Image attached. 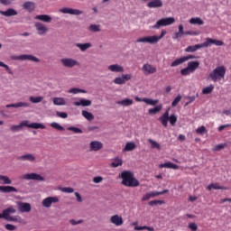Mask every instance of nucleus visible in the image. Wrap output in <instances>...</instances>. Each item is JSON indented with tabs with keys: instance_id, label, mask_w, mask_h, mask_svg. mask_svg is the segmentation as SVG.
Here are the masks:
<instances>
[{
	"instance_id": "nucleus-22",
	"label": "nucleus",
	"mask_w": 231,
	"mask_h": 231,
	"mask_svg": "<svg viewBox=\"0 0 231 231\" xmlns=\"http://www.w3.org/2000/svg\"><path fill=\"white\" fill-rule=\"evenodd\" d=\"M148 8H162L163 2L162 0H152L147 4Z\"/></svg>"
},
{
	"instance_id": "nucleus-19",
	"label": "nucleus",
	"mask_w": 231,
	"mask_h": 231,
	"mask_svg": "<svg viewBox=\"0 0 231 231\" xmlns=\"http://www.w3.org/2000/svg\"><path fill=\"white\" fill-rule=\"evenodd\" d=\"M34 26L37 30L38 35H44V33L48 32V27H46V25H44L42 23L38 22L34 24Z\"/></svg>"
},
{
	"instance_id": "nucleus-63",
	"label": "nucleus",
	"mask_w": 231,
	"mask_h": 231,
	"mask_svg": "<svg viewBox=\"0 0 231 231\" xmlns=\"http://www.w3.org/2000/svg\"><path fill=\"white\" fill-rule=\"evenodd\" d=\"M183 35H199V33L196 32L194 31H184V34Z\"/></svg>"
},
{
	"instance_id": "nucleus-12",
	"label": "nucleus",
	"mask_w": 231,
	"mask_h": 231,
	"mask_svg": "<svg viewBox=\"0 0 231 231\" xmlns=\"http://www.w3.org/2000/svg\"><path fill=\"white\" fill-rule=\"evenodd\" d=\"M60 14H69V15H82L84 12L79 10V9H73V8H68L64 7L60 9Z\"/></svg>"
},
{
	"instance_id": "nucleus-58",
	"label": "nucleus",
	"mask_w": 231,
	"mask_h": 231,
	"mask_svg": "<svg viewBox=\"0 0 231 231\" xmlns=\"http://www.w3.org/2000/svg\"><path fill=\"white\" fill-rule=\"evenodd\" d=\"M61 192H66L67 194H71L75 192V189L73 188H62Z\"/></svg>"
},
{
	"instance_id": "nucleus-51",
	"label": "nucleus",
	"mask_w": 231,
	"mask_h": 231,
	"mask_svg": "<svg viewBox=\"0 0 231 231\" xmlns=\"http://www.w3.org/2000/svg\"><path fill=\"white\" fill-rule=\"evenodd\" d=\"M69 93H72L73 95H77L79 93H86V90L73 88L69 90Z\"/></svg>"
},
{
	"instance_id": "nucleus-28",
	"label": "nucleus",
	"mask_w": 231,
	"mask_h": 231,
	"mask_svg": "<svg viewBox=\"0 0 231 231\" xmlns=\"http://www.w3.org/2000/svg\"><path fill=\"white\" fill-rule=\"evenodd\" d=\"M6 107L7 108H10V107H15V108H18V107H30V103L18 102V103H14V104L6 105Z\"/></svg>"
},
{
	"instance_id": "nucleus-1",
	"label": "nucleus",
	"mask_w": 231,
	"mask_h": 231,
	"mask_svg": "<svg viewBox=\"0 0 231 231\" xmlns=\"http://www.w3.org/2000/svg\"><path fill=\"white\" fill-rule=\"evenodd\" d=\"M225 46V42L221 40H214L212 38H207L206 42L200 44L190 45L185 49L187 53H194V51H198V50H201V48H208V46Z\"/></svg>"
},
{
	"instance_id": "nucleus-57",
	"label": "nucleus",
	"mask_w": 231,
	"mask_h": 231,
	"mask_svg": "<svg viewBox=\"0 0 231 231\" xmlns=\"http://www.w3.org/2000/svg\"><path fill=\"white\" fill-rule=\"evenodd\" d=\"M207 133V128L205 126H200L196 130L197 134H205Z\"/></svg>"
},
{
	"instance_id": "nucleus-21",
	"label": "nucleus",
	"mask_w": 231,
	"mask_h": 231,
	"mask_svg": "<svg viewBox=\"0 0 231 231\" xmlns=\"http://www.w3.org/2000/svg\"><path fill=\"white\" fill-rule=\"evenodd\" d=\"M73 106H82V107H89V106H91V100L81 98L79 99V101L74 102Z\"/></svg>"
},
{
	"instance_id": "nucleus-36",
	"label": "nucleus",
	"mask_w": 231,
	"mask_h": 231,
	"mask_svg": "<svg viewBox=\"0 0 231 231\" xmlns=\"http://www.w3.org/2000/svg\"><path fill=\"white\" fill-rule=\"evenodd\" d=\"M81 115L84 116V118H86V120H88V122L95 120V116H93V114L88 111L82 110Z\"/></svg>"
},
{
	"instance_id": "nucleus-27",
	"label": "nucleus",
	"mask_w": 231,
	"mask_h": 231,
	"mask_svg": "<svg viewBox=\"0 0 231 231\" xmlns=\"http://www.w3.org/2000/svg\"><path fill=\"white\" fill-rule=\"evenodd\" d=\"M37 21H42V23H51V16L48 14H39L35 16Z\"/></svg>"
},
{
	"instance_id": "nucleus-7",
	"label": "nucleus",
	"mask_w": 231,
	"mask_h": 231,
	"mask_svg": "<svg viewBox=\"0 0 231 231\" xmlns=\"http://www.w3.org/2000/svg\"><path fill=\"white\" fill-rule=\"evenodd\" d=\"M16 210L14 207H9L0 214V219H5L6 221H17V218L10 217V214H15Z\"/></svg>"
},
{
	"instance_id": "nucleus-6",
	"label": "nucleus",
	"mask_w": 231,
	"mask_h": 231,
	"mask_svg": "<svg viewBox=\"0 0 231 231\" xmlns=\"http://www.w3.org/2000/svg\"><path fill=\"white\" fill-rule=\"evenodd\" d=\"M175 23L176 19L174 17L162 18L156 22L152 28L153 30H160L162 26H171V24H174Z\"/></svg>"
},
{
	"instance_id": "nucleus-59",
	"label": "nucleus",
	"mask_w": 231,
	"mask_h": 231,
	"mask_svg": "<svg viewBox=\"0 0 231 231\" xmlns=\"http://www.w3.org/2000/svg\"><path fill=\"white\" fill-rule=\"evenodd\" d=\"M183 58H184V61H185V62H187V60H194V59H199L198 56H194V55H192V54H189V55H188V56H184Z\"/></svg>"
},
{
	"instance_id": "nucleus-56",
	"label": "nucleus",
	"mask_w": 231,
	"mask_h": 231,
	"mask_svg": "<svg viewBox=\"0 0 231 231\" xmlns=\"http://www.w3.org/2000/svg\"><path fill=\"white\" fill-rule=\"evenodd\" d=\"M163 203H165V201H163V200H151L149 202V206L154 207V205H163Z\"/></svg>"
},
{
	"instance_id": "nucleus-50",
	"label": "nucleus",
	"mask_w": 231,
	"mask_h": 231,
	"mask_svg": "<svg viewBox=\"0 0 231 231\" xmlns=\"http://www.w3.org/2000/svg\"><path fill=\"white\" fill-rule=\"evenodd\" d=\"M159 121L161 122V124H162L163 127H167L169 125V117H164L163 116H162L159 118Z\"/></svg>"
},
{
	"instance_id": "nucleus-55",
	"label": "nucleus",
	"mask_w": 231,
	"mask_h": 231,
	"mask_svg": "<svg viewBox=\"0 0 231 231\" xmlns=\"http://www.w3.org/2000/svg\"><path fill=\"white\" fill-rule=\"evenodd\" d=\"M189 73L192 72L190 71V69L189 67L180 69V75H182V77H187V75H189Z\"/></svg>"
},
{
	"instance_id": "nucleus-38",
	"label": "nucleus",
	"mask_w": 231,
	"mask_h": 231,
	"mask_svg": "<svg viewBox=\"0 0 231 231\" xmlns=\"http://www.w3.org/2000/svg\"><path fill=\"white\" fill-rule=\"evenodd\" d=\"M52 102L54 106H66V100L63 97H54Z\"/></svg>"
},
{
	"instance_id": "nucleus-24",
	"label": "nucleus",
	"mask_w": 231,
	"mask_h": 231,
	"mask_svg": "<svg viewBox=\"0 0 231 231\" xmlns=\"http://www.w3.org/2000/svg\"><path fill=\"white\" fill-rule=\"evenodd\" d=\"M109 71H112L113 73H124V67L118 65V64H113L108 66Z\"/></svg>"
},
{
	"instance_id": "nucleus-44",
	"label": "nucleus",
	"mask_w": 231,
	"mask_h": 231,
	"mask_svg": "<svg viewBox=\"0 0 231 231\" xmlns=\"http://www.w3.org/2000/svg\"><path fill=\"white\" fill-rule=\"evenodd\" d=\"M0 181H3L4 185H12V180L8 176L0 175Z\"/></svg>"
},
{
	"instance_id": "nucleus-32",
	"label": "nucleus",
	"mask_w": 231,
	"mask_h": 231,
	"mask_svg": "<svg viewBox=\"0 0 231 231\" xmlns=\"http://www.w3.org/2000/svg\"><path fill=\"white\" fill-rule=\"evenodd\" d=\"M92 44L89 42L87 43H76V47L80 50V51H86L91 48Z\"/></svg>"
},
{
	"instance_id": "nucleus-61",
	"label": "nucleus",
	"mask_w": 231,
	"mask_h": 231,
	"mask_svg": "<svg viewBox=\"0 0 231 231\" xmlns=\"http://www.w3.org/2000/svg\"><path fill=\"white\" fill-rule=\"evenodd\" d=\"M57 116H60V118H68V113L66 112H57Z\"/></svg>"
},
{
	"instance_id": "nucleus-26",
	"label": "nucleus",
	"mask_w": 231,
	"mask_h": 231,
	"mask_svg": "<svg viewBox=\"0 0 231 231\" xmlns=\"http://www.w3.org/2000/svg\"><path fill=\"white\" fill-rule=\"evenodd\" d=\"M0 15H4L5 17H13L14 15H17V12L14 8H9L6 11H0Z\"/></svg>"
},
{
	"instance_id": "nucleus-39",
	"label": "nucleus",
	"mask_w": 231,
	"mask_h": 231,
	"mask_svg": "<svg viewBox=\"0 0 231 231\" xmlns=\"http://www.w3.org/2000/svg\"><path fill=\"white\" fill-rule=\"evenodd\" d=\"M124 162L119 157H116L113 159V162H111V167L116 168L121 167L123 165Z\"/></svg>"
},
{
	"instance_id": "nucleus-37",
	"label": "nucleus",
	"mask_w": 231,
	"mask_h": 231,
	"mask_svg": "<svg viewBox=\"0 0 231 231\" xmlns=\"http://www.w3.org/2000/svg\"><path fill=\"white\" fill-rule=\"evenodd\" d=\"M162 109H163V106L158 105L153 108H150L148 110V113H149V115H157V113H160V111H162Z\"/></svg>"
},
{
	"instance_id": "nucleus-29",
	"label": "nucleus",
	"mask_w": 231,
	"mask_h": 231,
	"mask_svg": "<svg viewBox=\"0 0 231 231\" xmlns=\"http://www.w3.org/2000/svg\"><path fill=\"white\" fill-rule=\"evenodd\" d=\"M136 149V143L133 142L126 143L125 146L123 148V152H129L131 151H134Z\"/></svg>"
},
{
	"instance_id": "nucleus-10",
	"label": "nucleus",
	"mask_w": 231,
	"mask_h": 231,
	"mask_svg": "<svg viewBox=\"0 0 231 231\" xmlns=\"http://www.w3.org/2000/svg\"><path fill=\"white\" fill-rule=\"evenodd\" d=\"M23 180H32L33 181H44V177L37 173H27L23 176Z\"/></svg>"
},
{
	"instance_id": "nucleus-46",
	"label": "nucleus",
	"mask_w": 231,
	"mask_h": 231,
	"mask_svg": "<svg viewBox=\"0 0 231 231\" xmlns=\"http://www.w3.org/2000/svg\"><path fill=\"white\" fill-rule=\"evenodd\" d=\"M168 120H169L171 125H172V127H174V125H176V122H178V116H176V115L172 114L170 116Z\"/></svg>"
},
{
	"instance_id": "nucleus-31",
	"label": "nucleus",
	"mask_w": 231,
	"mask_h": 231,
	"mask_svg": "<svg viewBox=\"0 0 231 231\" xmlns=\"http://www.w3.org/2000/svg\"><path fill=\"white\" fill-rule=\"evenodd\" d=\"M188 67L190 70L191 73H194L196 69H198V68H199V61L196 60V61H189L188 63Z\"/></svg>"
},
{
	"instance_id": "nucleus-16",
	"label": "nucleus",
	"mask_w": 231,
	"mask_h": 231,
	"mask_svg": "<svg viewBox=\"0 0 231 231\" xmlns=\"http://www.w3.org/2000/svg\"><path fill=\"white\" fill-rule=\"evenodd\" d=\"M16 160H18L20 162H35L36 158H35V155H33L32 153H26V154L18 156L16 158Z\"/></svg>"
},
{
	"instance_id": "nucleus-35",
	"label": "nucleus",
	"mask_w": 231,
	"mask_h": 231,
	"mask_svg": "<svg viewBox=\"0 0 231 231\" xmlns=\"http://www.w3.org/2000/svg\"><path fill=\"white\" fill-rule=\"evenodd\" d=\"M116 104L118 106H124L125 107H127L129 106H133V99L125 98L121 101H117Z\"/></svg>"
},
{
	"instance_id": "nucleus-14",
	"label": "nucleus",
	"mask_w": 231,
	"mask_h": 231,
	"mask_svg": "<svg viewBox=\"0 0 231 231\" xmlns=\"http://www.w3.org/2000/svg\"><path fill=\"white\" fill-rule=\"evenodd\" d=\"M143 72L144 73V75H152L154 73H156L157 69L156 67L149 64V63H145L143 68Z\"/></svg>"
},
{
	"instance_id": "nucleus-45",
	"label": "nucleus",
	"mask_w": 231,
	"mask_h": 231,
	"mask_svg": "<svg viewBox=\"0 0 231 231\" xmlns=\"http://www.w3.org/2000/svg\"><path fill=\"white\" fill-rule=\"evenodd\" d=\"M214 91V85H209L202 89L203 95H210Z\"/></svg>"
},
{
	"instance_id": "nucleus-33",
	"label": "nucleus",
	"mask_w": 231,
	"mask_h": 231,
	"mask_svg": "<svg viewBox=\"0 0 231 231\" xmlns=\"http://www.w3.org/2000/svg\"><path fill=\"white\" fill-rule=\"evenodd\" d=\"M24 10H27V12H33L35 10V3L33 2H25L23 4Z\"/></svg>"
},
{
	"instance_id": "nucleus-18",
	"label": "nucleus",
	"mask_w": 231,
	"mask_h": 231,
	"mask_svg": "<svg viewBox=\"0 0 231 231\" xmlns=\"http://www.w3.org/2000/svg\"><path fill=\"white\" fill-rule=\"evenodd\" d=\"M110 223L116 225V226H122L124 225V218L118 215H114L110 217Z\"/></svg>"
},
{
	"instance_id": "nucleus-52",
	"label": "nucleus",
	"mask_w": 231,
	"mask_h": 231,
	"mask_svg": "<svg viewBox=\"0 0 231 231\" xmlns=\"http://www.w3.org/2000/svg\"><path fill=\"white\" fill-rule=\"evenodd\" d=\"M181 102V95H178L171 103L172 107H176Z\"/></svg>"
},
{
	"instance_id": "nucleus-48",
	"label": "nucleus",
	"mask_w": 231,
	"mask_h": 231,
	"mask_svg": "<svg viewBox=\"0 0 231 231\" xmlns=\"http://www.w3.org/2000/svg\"><path fill=\"white\" fill-rule=\"evenodd\" d=\"M51 127H53V129H56L57 131H64L63 126L56 122L51 123Z\"/></svg>"
},
{
	"instance_id": "nucleus-64",
	"label": "nucleus",
	"mask_w": 231,
	"mask_h": 231,
	"mask_svg": "<svg viewBox=\"0 0 231 231\" xmlns=\"http://www.w3.org/2000/svg\"><path fill=\"white\" fill-rule=\"evenodd\" d=\"M15 228H16L15 226H14L12 224L5 225V229L6 230L14 231V230H15Z\"/></svg>"
},
{
	"instance_id": "nucleus-20",
	"label": "nucleus",
	"mask_w": 231,
	"mask_h": 231,
	"mask_svg": "<svg viewBox=\"0 0 231 231\" xmlns=\"http://www.w3.org/2000/svg\"><path fill=\"white\" fill-rule=\"evenodd\" d=\"M18 208L20 212H31L32 211V205L26 202H19Z\"/></svg>"
},
{
	"instance_id": "nucleus-42",
	"label": "nucleus",
	"mask_w": 231,
	"mask_h": 231,
	"mask_svg": "<svg viewBox=\"0 0 231 231\" xmlns=\"http://www.w3.org/2000/svg\"><path fill=\"white\" fill-rule=\"evenodd\" d=\"M30 102H32V104H39L41 102H42V100H44V97L42 96L39 97H29Z\"/></svg>"
},
{
	"instance_id": "nucleus-47",
	"label": "nucleus",
	"mask_w": 231,
	"mask_h": 231,
	"mask_svg": "<svg viewBox=\"0 0 231 231\" xmlns=\"http://www.w3.org/2000/svg\"><path fill=\"white\" fill-rule=\"evenodd\" d=\"M0 68H5V71H7L9 75H14V71L12 70V69H10V67L5 62L0 61Z\"/></svg>"
},
{
	"instance_id": "nucleus-41",
	"label": "nucleus",
	"mask_w": 231,
	"mask_h": 231,
	"mask_svg": "<svg viewBox=\"0 0 231 231\" xmlns=\"http://www.w3.org/2000/svg\"><path fill=\"white\" fill-rule=\"evenodd\" d=\"M148 142H149L152 149H157L158 151H160L162 149V145H160V143H158V142H156L152 139H149Z\"/></svg>"
},
{
	"instance_id": "nucleus-17",
	"label": "nucleus",
	"mask_w": 231,
	"mask_h": 231,
	"mask_svg": "<svg viewBox=\"0 0 231 231\" xmlns=\"http://www.w3.org/2000/svg\"><path fill=\"white\" fill-rule=\"evenodd\" d=\"M89 147H90V151L97 152L104 148V143H102V142L100 141H92L89 143Z\"/></svg>"
},
{
	"instance_id": "nucleus-34",
	"label": "nucleus",
	"mask_w": 231,
	"mask_h": 231,
	"mask_svg": "<svg viewBox=\"0 0 231 231\" xmlns=\"http://www.w3.org/2000/svg\"><path fill=\"white\" fill-rule=\"evenodd\" d=\"M189 24H198L199 26H203L205 24V22L199 17H192L189 20Z\"/></svg>"
},
{
	"instance_id": "nucleus-30",
	"label": "nucleus",
	"mask_w": 231,
	"mask_h": 231,
	"mask_svg": "<svg viewBox=\"0 0 231 231\" xmlns=\"http://www.w3.org/2000/svg\"><path fill=\"white\" fill-rule=\"evenodd\" d=\"M179 31L177 32L174 33L173 39H181L183 34L185 33L184 28H183V24H180L178 26Z\"/></svg>"
},
{
	"instance_id": "nucleus-8",
	"label": "nucleus",
	"mask_w": 231,
	"mask_h": 231,
	"mask_svg": "<svg viewBox=\"0 0 231 231\" xmlns=\"http://www.w3.org/2000/svg\"><path fill=\"white\" fill-rule=\"evenodd\" d=\"M60 62L65 68H75V66H80V62H79V60L71 58L61 59Z\"/></svg>"
},
{
	"instance_id": "nucleus-62",
	"label": "nucleus",
	"mask_w": 231,
	"mask_h": 231,
	"mask_svg": "<svg viewBox=\"0 0 231 231\" xmlns=\"http://www.w3.org/2000/svg\"><path fill=\"white\" fill-rule=\"evenodd\" d=\"M104 178L100 177V176H97V177H94L93 178V181L94 183H102Z\"/></svg>"
},
{
	"instance_id": "nucleus-3",
	"label": "nucleus",
	"mask_w": 231,
	"mask_h": 231,
	"mask_svg": "<svg viewBox=\"0 0 231 231\" xmlns=\"http://www.w3.org/2000/svg\"><path fill=\"white\" fill-rule=\"evenodd\" d=\"M122 185L125 187H139L140 181L134 178L131 171H125L121 173Z\"/></svg>"
},
{
	"instance_id": "nucleus-11",
	"label": "nucleus",
	"mask_w": 231,
	"mask_h": 231,
	"mask_svg": "<svg viewBox=\"0 0 231 231\" xmlns=\"http://www.w3.org/2000/svg\"><path fill=\"white\" fill-rule=\"evenodd\" d=\"M131 79H133L131 74H122L121 78H116L114 79V84L122 86V84H125V82H127V80H131Z\"/></svg>"
},
{
	"instance_id": "nucleus-23",
	"label": "nucleus",
	"mask_w": 231,
	"mask_h": 231,
	"mask_svg": "<svg viewBox=\"0 0 231 231\" xmlns=\"http://www.w3.org/2000/svg\"><path fill=\"white\" fill-rule=\"evenodd\" d=\"M0 192L10 194V192H18V190L14 186H0Z\"/></svg>"
},
{
	"instance_id": "nucleus-2",
	"label": "nucleus",
	"mask_w": 231,
	"mask_h": 231,
	"mask_svg": "<svg viewBox=\"0 0 231 231\" xmlns=\"http://www.w3.org/2000/svg\"><path fill=\"white\" fill-rule=\"evenodd\" d=\"M23 127H29L31 129H46V125L41 124V123H32L30 124V121L24 120L21 122L19 125H13L10 127V131L13 133H18V131H21Z\"/></svg>"
},
{
	"instance_id": "nucleus-53",
	"label": "nucleus",
	"mask_w": 231,
	"mask_h": 231,
	"mask_svg": "<svg viewBox=\"0 0 231 231\" xmlns=\"http://www.w3.org/2000/svg\"><path fill=\"white\" fill-rule=\"evenodd\" d=\"M69 131H72L76 134H82V129L75 126H70L69 127Z\"/></svg>"
},
{
	"instance_id": "nucleus-15",
	"label": "nucleus",
	"mask_w": 231,
	"mask_h": 231,
	"mask_svg": "<svg viewBox=\"0 0 231 231\" xmlns=\"http://www.w3.org/2000/svg\"><path fill=\"white\" fill-rule=\"evenodd\" d=\"M135 101L136 102H144V104H148V106H156V104H158V102H160V100H158V99H151V98H147V97L140 98L138 97H135Z\"/></svg>"
},
{
	"instance_id": "nucleus-54",
	"label": "nucleus",
	"mask_w": 231,
	"mask_h": 231,
	"mask_svg": "<svg viewBox=\"0 0 231 231\" xmlns=\"http://www.w3.org/2000/svg\"><path fill=\"white\" fill-rule=\"evenodd\" d=\"M88 30H89L90 32H100V25L91 24V25L88 27Z\"/></svg>"
},
{
	"instance_id": "nucleus-60",
	"label": "nucleus",
	"mask_w": 231,
	"mask_h": 231,
	"mask_svg": "<svg viewBox=\"0 0 231 231\" xmlns=\"http://www.w3.org/2000/svg\"><path fill=\"white\" fill-rule=\"evenodd\" d=\"M189 228L191 229V231H197L198 230V225L196 223H189Z\"/></svg>"
},
{
	"instance_id": "nucleus-25",
	"label": "nucleus",
	"mask_w": 231,
	"mask_h": 231,
	"mask_svg": "<svg viewBox=\"0 0 231 231\" xmlns=\"http://www.w3.org/2000/svg\"><path fill=\"white\" fill-rule=\"evenodd\" d=\"M160 169H173L174 171H178V169H180V166H178V164H174L171 162H165V163H162L159 165Z\"/></svg>"
},
{
	"instance_id": "nucleus-9",
	"label": "nucleus",
	"mask_w": 231,
	"mask_h": 231,
	"mask_svg": "<svg viewBox=\"0 0 231 231\" xmlns=\"http://www.w3.org/2000/svg\"><path fill=\"white\" fill-rule=\"evenodd\" d=\"M14 60H32V62H41L39 58L30 55V54H22L19 56H14Z\"/></svg>"
},
{
	"instance_id": "nucleus-40",
	"label": "nucleus",
	"mask_w": 231,
	"mask_h": 231,
	"mask_svg": "<svg viewBox=\"0 0 231 231\" xmlns=\"http://www.w3.org/2000/svg\"><path fill=\"white\" fill-rule=\"evenodd\" d=\"M151 198H156V191H151L143 196L142 201H149Z\"/></svg>"
},
{
	"instance_id": "nucleus-43",
	"label": "nucleus",
	"mask_w": 231,
	"mask_h": 231,
	"mask_svg": "<svg viewBox=\"0 0 231 231\" xmlns=\"http://www.w3.org/2000/svg\"><path fill=\"white\" fill-rule=\"evenodd\" d=\"M183 62H185V59L183 57L177 59L173 62H171V68H176L177 66L183 64Z\"/></svg>"
},
{
	"instance_id": "nucleus-13",
	"label": "nucleus",
	"mask_w": 231,
	"mask_h": 231,
	"mask_svg": "<svg viewBox=\"0 0 231 231\" xmlns=\"http://www.w3.org/2000/svg\"><path fill=\"white\" fill-rule=\"evenodd\" d=\"M52 203H59V198L57 197H49L42 200V207H45L46 208H50L51 207Z\"/></svg>"
},
{
	"instance_id": "nucleus-49",
	"label": "nucleus",
	"mask_w": 231,
	"mask_h": 231,
	"mask_svg": "<svg viewBox=\"0 0 231 231\" xmlns=\"http://www.w3.org/2000/svg\"><path fill=\"white\" fill-rule=\"evenodd\" d=\"M213 189L215 190H228V188L225 187V186H220L219 184L217 183H212V186Z\"/></svg>"
},
{
	"instance_id": "nucleus-5",
	"label": "nucleus",
	"mask_w": 231,
	"mask_h": 231,
	"mask_svg": "<svg viewBox=\"0 0 231 231\" xmlns=\"http://www.w3.org/2000/svg\"><path fill=\"white\" fill-rule=\"evenodd\" d=\"M225 75H226V69L225 68V66H219L209 73V78L211 79V80H213V82H217V80L225 79Z\"/></svg>"
},
{
	"instance_id": "nucleus-4",
	"label": "nucleus",
	"mask_w": 231,
	"mask_h": 231,
	"mask_svg": "<svg viewBox=\"0 0 231 231\" xmlns=\"http://www.w3.org/2000/svg\"><path fill=\"white\" fill-rule=\"evenodd\" d=\"M166 34H167V32L165 30H162L159 36H156V35L145 36V37L137 39L136 42H143V43H148V44H158V42L161 41V39H163V37H165Z\"/></svg>"
}]
</instances>
